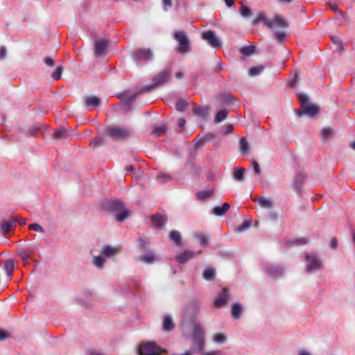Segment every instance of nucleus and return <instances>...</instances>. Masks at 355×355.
I'll return each instance as SVG.
<instances>
[{"label":"nucleus","mask_w":355,"mask_h":355,"mask_svg":"<svg viewBox=\"0 0 355 355\" xmlns=\"http://www.w3.org/2000/svg\"><path fill=\"white\" fill-rule=\"evenodd\" d=\"M163 5L164 6L165 10H167L168 8L172 6L171 0H162Z\"/></svg>","instance_id":"680f3d73"},{"label":"nucleus","mask_w":355,"mask_h":355,"mask_svg":"<svg viewBox=\"0 0 355 355\" xmlns=\"http://www.w3.org/2000/svg\"><path fill=\"white\" fill-rule=\"evenodd\" d=\"M132 58L136 63L147 62L153 60L154 54L148 48H137L132 52Z\"/></svg>","instance_id":"f03ea898"},{"label":"nucleus","mask_w":355,"mask_h":355,"mask_svg":"<svg viewBox=\"0 0 355 355\" xmlns=\"http://www.w3.org/2000/svg\"><path fill=\"white\" fill-rule=\"evenodd\" d=\"M202 276L207 281H213L215 279L216 271L211 268H207L204 270Z\"/></svg>","instance_id":"a878e982"},{"label":"nucleus","mask_w":355,"mask_h":355,"mask_svg":"<svg viewBox=\"0 0 355 355\" xmlns=\"http://www.w3.org/2000/svg\"><path fill=\"white\" fill-rule=\"evenodd\" d=\"M8 334L5 331L0 330V340L3 341L5 340L6 338H8Z\"/></svg>","instance_id":"e2e57ef3"},{"label":"nucleus","mask_w":355,"mask_h":355,"mask_svg":"<svg viewBox=\"0 0 355 355\" xmlns=\"http://www.w3.org/2000/svg\"><path fill=\"white\" fill-rule=\"evenodd\" d=\"M44 62L48 67H53L54 65V60L51 57L44 58Z\"/></svg>","instance_id":"6e6d98bb"},{"label":"nucleus","mask_w":355,"mask_h":355,"mask_svg":"<svg viewBox=\"0 0 355 355\" xmlns=\"http://www.w3.org/2000/svg\"><path fill=\"white\" fill-rule=\"evenodd\" d=\"M67 136V131L64 128H59L56 130L53 133V137L55 139H62Z\"/></svg>","instance_id":"473e14b6"},{"label":"nucleus","mask_w":355,"mask_h":355,"mask_svg":"<svg viewBox=\"0 0 355 355\" xmlns=\"http://www.w3.org/2000/svg\"><path fill=\"white\" fill-rule=\"evenodd\" d=\"M240 150L243 154H245L248 151L249 145L247 139L244 137L241 138L239 142Z\"/></svg>","instance_id":"e433bc0d"},{"label":"nucleus","mask_w":355,"mask_h":355,"mask_svg":"<svg viewBox=\"0 0 355 355\" xmlns=\"http://www.w3.org/2000/svg\"><path fill=\"white\" fill-rule=\"evenodd\" d=\"M157 179L162 183H166L168 181L173 180V177L168 174L159 173L157 176Z\"/></svg>","instance_id":"ea45409f"},{"label":"nucleus","mask_w":355,"mask_h":355,"mask_svg":"<svg viewBox=\"0 0 355 355\" xmlns=\"http://www.w3.org/2000/svg\"><path fill=\"white\" fill-rule=\"evenodd\" d=\"M174 38L179 44L178 51L181 53L190 51L189 41L186 33L177 31L174 33Z\"/></svg>","instance_id":"39448f33"},{"label":"nucleus","mask_w":355,"mask_h":355,"mask_svg":"<svg viewBox=\"0 0 355 355\" xmlns=\"http://www.w3.org/2000/svg\"><path fill=\"white\" fill-rule=\"evenodd\" d=\"M202 38L206 40L208 44L213 48L218 49L221 47V43L215 33L212 31L203 32Z\"/></svg>","instance_id":"423d86ee"},{"label":"nucleus","mask_w":355,"mask_h":355,"mask_svg":"<svg viewBox=\"0 0 355 355\" xmlns=\"http://www.w3.org/2000/svg\"><path fill=\"white\" fill-rule=\"evenodd\" d=\"M220 352L218 351H212L210 352L202 353V355H219Z\"/></svg>","instance_id":"774afa93"},{"label":"nucleus","mask_w":355,"mask_h":355,"mask_svg":"<svg viewBox=\"0 0 355 355\" xmlns=\"http://www.w3.org/2000/svg\"><path fill=\"white\" fill-rule=\"evenodd\" d=\"M150 219L153 227L155 228L163 227L166 221V216L158 214L152 215Z\"/></svg>","instance_id":"dca6fc26"},{"label":"nucleus","mask_w":355,"mask_h":355,"mask_svg":"<svg viewBox=\"0 0 355 355\" xmlns=\"http://www.w3.org/2000/svg\"><path fill=\"white\" fill-rule=\"evenodd\" d=\"M123 207V203L118 200L110 201L107 205V209L111 211H120Z\"/></svg>","instance_id":"4be33fe9"},{"label":"nucleus","mask_w":355,"mask_h":355,"mask_svg":"<svg viewBox=\"0 0 355 355\" xmlns=\"http://www.w3.org/2000/svg\"><path fill=\"white\" fill-rule=\"evenodd\" d=\"M329 7L331 8V9L332 10H334V12H337V11H338V5H337L336 3L330 2V3H329Z\"/></svg>","instance_id":"69168bd1"},{"label":"nucleus","mask_w":355,"mask_h":355,"mask_svg":"<svg viewBox=\"0 0 355 355\" xmlns=\"http://www.w3.org/2000/svg\"><path fill=\"white\" fill-rule=\"evenodd\" d=\"M259 203L261 207L264 208H270L272 205V202L264 197H260L259 198Z\"/></svg>","instance_id":"a19ab883"},{"label":"nucleus","mask_w":355,"mask_h":355,"mask_svg":"<svg viewBox=\"0 0 355 355\" xmlns=\"http://www.w3.org/2000/svg\"><path fill=\"white\" fill-rule=\"evenodd\" d=\"M250 225H251L250 222L245 220V221L243 222V223L239 227V231L245 230L246 229L250 227Z\"/></svg>","instance_id":"4d7b16f0"},{"label":"nucleus","mask_w":355,"mask_h":355,"mask_svg":"<svg viewBox=\"0 0 355 355\" xmlns=\"http://www.w3.org/2000/svg\"><path fill=\"white\" fill-rule=\"evenodd\" d=\"M83 102L85 106L88 107L89 110H92L101 104V99L94 95H89L85 97Z\"/></svg>","instance_id":"9d476101"},{"label":"nucleus","mask_w":355,"mask_h":355,"mask_svg":"<svg viewBox=\"0 0 355 355\" xmlns=\"http://www.w3.org/2000/svg\"><path fill=\"white\" fill-rule=\"evenodd\" d=\"M3 268L9 279L12 277L14 270V261L12 259H6L3 262Z\"/></svg>","instance_id":"6ab92c4d"},{"label":"nucleus","mask_w":355,"mask_h":355,"mask_svg":"<svg viewBox=\"0 0 355 355\" xmlns=\"http://www.w3.org/2000/svg\"><path fill=\"white\" fill-rule=\"evenodd\" d=\"M16 220L13 217L8 219L2 220L0 223V228L3 233L8 232L12 227L15 226Z\"/></svg>","instance_id":"4468645a"},{"label":"nucleus","mask_w":355,"mask_h":355,"mask_svg":"<svg viewBox=\"0 0 355 355\" xmlns=\"http://www.w3.org/2000/svg\"><path fill=\"white\" fill-rule=\"evenodd\" d=\"M17 253L23 261H25L30 257V254L23 248L19 249Z\"/></svg>","instance_id":"de8ad7c7"},{"label":"nucleus","mask_w":355,"mask_h":355,"mask_svg":"<svg viewBox=\"0 0 355 355\" xmlns=\"http://www.w3.org/2000/svg\"><path fill=\"white\" fill-rule=\"evenodd\" d=\"M230 208V205L227 202H225L222 206H216L213 209V213L216 216L224 215Z\"/></svg>","instance_id":"aec40b11"},{"label":"nucleus","mask_w":355,"mask_h":355,"mask_svg":"<svg viewBox=\"0 0 355 355\" xmlns=\"http://www.w3.org/2000/svg\"><path fill=\"white\" fill-rule=\"evenodd\" d=\"M103 144V139L101 137H95L92 140H91L89 146L92 148H96Z\"/></svg>","instance_id":"58836bf2"},{"label":"nucleus","mask_w":355,"mask_h":355,"mask_svg":"<svg viewBox=\"0 0 355 355\" xmlns=\"http://www.w3.org/2000/svg\"><path fill=\"white\" fill-rule=\"evenodd\" d=\"M264 67L260 65L257 67H251L249 70V74L251 76H255L260 74L264 70Z\"/></svg>","instance_id":"c9c22d12"},{"label":"nucleus","mask_w":355,"mask_h":355,"mask_svg":"<svg viewBox=\"0 0 355 355\" xmlns=\"http://www.w3.org/2000/svg\"><path fill=\"white\" fill-rule=\"evenodd\" d=\"M338 245V241L336 238H332L330 243V247L333 249H335L337 248Z\"/></svg>","instance_id":"0e129e2a"},{"label":"nucleus","mask_w":355,"mask_h":355,"mask_svg":"<svg viewBox=\"0 0 355 355\" xmlns=\"http://www.w3.org/2000/svg\"><path fill=\"white\" fill-rule=\"evenodd\" d=\"M139 259L142 262L150 264L153 263L155 260V257L153 253H146V254H141L139 256Z\"/></svg>","instance_id":"5701e85b"},{"label":"nucleus","mask_w":355,"mask_h":355,"mask_svg":"<svg viewBox=\"0 0 355 355\" xmlns=\"http://www.w3.org/2000/svg\"><path fill=\"white\" fill-rule=\"evenodd\" d=\"M28 228L29 230H35L38 232H44V229L42 228V227L37 223H33L29 225Z\"/></svg>","instance_id":"3c124183"},{"label":"nucleus","mask_w":355,"mask_h":355,"mask_svg":"<svg viewBox=\"0 0 355 355\" xmlns=\"http://www.w3.org/2000/svg\"><path fill=\"white\" fill-rule=\"evenodd\" d=\"M322 137L325 138H328L333 134V130L330 128H325L322 131Z\"/></svg>","instance_id":"864d4df0"},{"label":"nucleus","mask_w":355,"mask_h":355,"mask_svg":"<svg viewBox=\"0 0 355 355\" xmlns=\"http://www.w3.org/2000/svg\"><path fill=\"white\" fill-rule=\"evenodd\" d=\"M171 68H166L159 73H158L157 75L153 76L152 78V85L147 86L146 88L148 89H151L153 88H156L158 87H160L167 83L171 77Z\"/></svg>","instance_id":"7ed1b4c3"},{"label":"nucleus","mask_w":355,"mask_h":355,"mask_svg":"<svg viewBox=\"0 0 355 355\" xmlns=\"http://www.w3.org/2000/svg\"><path fill=\"white\" fill-rule=\"evenodd\" d=\"M196 238L199 240L202 246H206L208 244V237L203 234H198Z\"/></svg>","instance_id":"37998d69"},{"label":"nucleus","mask_w":355,"mask_h":355,"mask_svg":"<svg viewBox=\"0 0 355 355\" xmlns=\"http://www.w3.org/2000/svg\"><path fill=\"white\" fill-rule=\"evenodd\" d=\"M186 124V121L183 118H180L178 120V125L180 128H183Z\"/></svg>","instance_id":"338daca9"},{"label":"nucleus","mask_w":355,"mask_h":355,"mask_svg":"<svg viewBox=\"0 0 355 355\" xmlns=\"http://www.w3.org/2000/svg\"><path fill=\"white\" fill-rule=\"evenodd\" d=\"M194 141L196 142V146L197 147L202 146H203V145H204V144H205V139H204L203 138H198V137H197V138L195 139V141Z\"/></svg>","instance_id":"052dcab7"},{"label":"nucleus","mask_w":355,"mask_h":355,"mask_svg":"<svg viewBox=\"0 0 355 355\" xmlns=\"http://www.w3.org/2000/svg\"><path fill=\"white\" fill-rule=\"evenodd\" d=\"M137 352L139 355H162L167 354V350L162 349L155 342H148L140 344Z\"/></svg>","instance_id":"f257e3e1"},{"label":"nucleus","mask_w":355,"mask_h":355,"mask_svg":"<svg viewBox=\"0 0 355 355\" xmlns=\"http://www.w3.org/2000/svg\"><path fill=\"white\" fill-rule=\"evenodd\" d=\"M270 21L269 19H267L264 13H259L257 17L252 21V25L253 26H257L261 22H264L266 26V22Z\"/></svg>","instance_id":"c756f323"},{"label":"nucleus","mask_w":355,"mask_h":355,"mask_svg":"<svg viewBox=\"0 0 355 355\" xmlns=\"http://www.w3.org/2000/svg\"><path fill=\"white\" fill-rule=\"evenodd\" d=\"M194 340L198 349L202 351L204 347V338H196Z\"/></svg>","instance_id":"603ef678"},{"label":"nucleus","mask_w":355,"mask_h":355,"mask_svg":"<svg viewBox=\"0 0 355 355\" xmlns=\"http://www.w3.org/2000/svg\"><path fill=\"white\" fill-rule=\"evenodd\" d=\"M214 340L216 343H223L226 340V336L223 334H216L214 336Z\"/></svg>","instance_id":"8fccbe9b"},{"label":"nucleus","mask_w":355,"mask_h":355,"mask_svg":"<svg viewBox=\"0 0 355 355\" xmlns=\"http://www.w3.org/2000/svg\"><path fill=\"white\" fill-rule=\"evenodd\" d=\"M211 194V191H201L198 193L197 196L199 199L204 200Z\"/></svg>","instance_id":"09e8293b"},{"label":"nucleus","mask_w":355,"mask_h":355,"mask_svg":"<svg viewBox=\"0 0 355 355\" xmlns=\"http://www.w3.org/2000/svg\"><path fill=\"white\" fill-rule=\"evenodd\" d=\"M229 300L228 290L223 288L221 294L216 299L214 302V306L217 308H220L225 305Z\"/></svg>","instance_id":"2eb2a0df"},{"label":"nucleus","mask_w":355,"mask_h":355,"mask_svg":"<svg viewBox=\"0 0 355 355\" xmlns=\"http://www.w3.org/2000/svg\"><path fill=\"white\" fill-rule=\"evenodd\" d=\"M245 169L243 168L236 167L233 171L234 178L237 181H242L244 179Z\"/></svg>","instance_id":"bb28decb"},{"label":"nucleus","mask_w":355,"mask_h":355,"mask_svg":"<svg viewBox=\"0 0 355 355\" xmlns=\"http://www.w3.org/2000/svg\"><path fill=\"white\" fill-rule=\"evenodd\" d=\"M302 111L298 112L299 116L306 114L310 116H313L319 112V108L315 105L310 104L309 103L302 107Z\"/></svg>","instance_id":"f8f14e48"},{"label":"nucleus","mask_w":355,"mask_h":355,"mask_svg":"<svg viewBox=\"0 0 355 355\" xmlns=\"http://www.w3.org/2000/svg\"><path fill=\"white\" fill-rule=\"evenodd\" d=\"M63 69L62 66H57L55 70L51 73V77L53 80H57L60 78Z\"/></svg>","instance_id":"72a5a7b5"},{"label":"nucleus","mask_w":355,"mask_h":355,"mask_svg":"<svg viewBox=\"0 0 355 355\" xmlns=\"http://www.w3.org/2000/svg\"><path fill=\"white\" fill-rule=\"evenodd\" d=\"M147 245L148 243L142 239H139L137 241V245L141 249H144L147 246Z\"/></svg>","instance_id":"bf43d9fd"},{"label":"nucleus","mask_w":355,"mask_h":355,"mask_svg":"<svg viewBox=\"0 0 355 355\" xmlns=\"http://www.w3.org/2000/svg\"><path fill=\"white\" fill-rule=\"evenodd\" d=\"M175 327L172 318L169 315L165 316L164 319L163 329L166 332L171 331Z\"/></svg>","instance_id":"412c9836"},{"label":"nucleus","mask_w":355,"mask_h":355,"mask_svg":"<svg viewBox=\"0 0 355 355\" xmlns=\"http://www.w3.org/2000/svg\"><path fill=\"white\" fill-rule=\"evenodd\" d=\"M256 47L254 45L244 46L240 49V52L244 55H251L255 52Z\"/></svg>","instance_id":"c85d7f7f"},{"label":"nucleus","mask_w":355,"mask_h":355,"mask_svg":"<svg viewBox=\"0 0 355 355\" xmlns=\"http://www.w3.org/2000/svg\"><path fill=\"white\" fill-rule=\"evenodd\" d=\"M169 239L177 245H181V235L178 231L173 230L169 234Z\"/></svg>","instance_id":"393cba45"},{"label":"nucleus","mask_w":355,"mask_h":355,"mask_svg":"<svg viewBox=\"0 0 355 355\" xmlns=\"http://www.w3.org/2000/svg\"><path fill=\"white\" fill-rule=\"evenodd\" d=\"M120 252V248L112 247L108 245H105L103 247L101 254L103 257L109 258L112 257L117 254Z\"/></svg>","instance_id":"ddd939ff"},{"label":"nucleus","mask_w":355,"mask_h":355,"mask_svg":"<svg viewBox=\"0 0 355 355\" xmlns=\"http://www.w3.org/2000/svg\"><path fill=\"white\" fill-rule=\"evenodd\" d=\"M266 26L269 28H286L288 27V23L285 19L279 15H276L272 20L266 22Z\"/></svg>","instance_id":"0eeeda50"},{"label":"nucleus","mask_w":355,"mask_h":355,"mask_svg":"<svg viewBox=\"0 0 355 355\" xmlns=\"http://www.w3.org/2000/svg\"><path fill=\"white\" fill-rule=\"evenodd\" d=\"M196 253L191 250H186L177 257V261L179 263H185L188 260L192 259Z\"/></svg>","instance_id":"a211bd4d"},{"label":"nucleus","mask_w":355,"mask_h":355,"mask_svg":"<svg viewBox=\"0 0 355 355\" xmlns=\"http://www.w3.org/2000/svg\"><path fill=\"white\" fill-rule=\"evenodd\" d=\"M286 34L283 31H277L274 33V37L280 43H284Z\"/></svg>","instance_id":"79ce46f5"},{"label":"nucleus","mask_w":355,"mask_h":355,"mask_svg":"<svg viewBox=\"0 0 355 355\" xmlns=\"http://www.w3.org/2000/svg\"><path fill=\"white\" fill-rule=\"evenodd\" d=\"M189 104L187 101L179 100L176 103V110L180 112H184L188 107Z\"/></svg>","instance_id":"4c0bfd02"},{"label":"nucleus","mask_w":355,"mask_h":355,"mask_svg":"<svg viewBox=\"0 0 355 355\" xmlns=\"http://www.w3.org/2000/svg\"><path fill=\"white\" fill-rule=\"evenodd\" d=\"M103 258L104 257H103V256L101 255V254L99 256L94 257V258H93V263L97 268H102L103 265H104V263H105V260H104Z\"/></svg>","instance_id":"f704fd0d"},{"label":"nucleus","mask_w":355,"mask_h":355,"mask_svg":"<svg viewBox=\"0 0 355 355\" xmlns=\"http://www.w3.org/2000/svg\"><path fill=\"white\" fill-rule=\"evenodd\" d=\"M240 14L243 17L247 18L252 15V12L250 9L241 3V6L239 8Z\"/></svg>","instance_id":"2f4dec72"},{"label":"nucleus","mask_w":355,"mask_h":355,"mask_svg":"<svg viewBox=\"0 0 355 355\" xmlns=\"http://www.w3.org/2000/svg\"><path fill=\"white\" fill-rule=\"evenodd\" d=\"M108 42L105 40H101L95 43V53L97 56H104L107 53Z\"/></svg>","instance_id":"9b49d317"},{"label":"nucleus","mask_w":355,"mask_h":355,"mask_svg":"<svg viewBox=\"0 0 355 355\" xmlns=\"http://www.w3.org/2000/svg\"><path fill=\"white\" fill-rule=\"evenodd\" d=\"M193 114L202 119H206L209 114V109L208 107L196 105L193 109Z\"/></svg>","instance_id":"f3484780"},{"label":"nucleus","mask_w":355,"mask_h":355,"mask_svg":"<svg viewBox=\"0 0 355 355\" xmlns=\"http://www.w3.org/2000/svg\"><path fill=\"white\" fill-rule=\"evenodd\" d=\"M166 130V126L161 125V126L155 128L153 132L157 137H159V136H161V135L165 134Z\"/></svg>","instance_id":"c03bdc74"},{"label":"nucleus","mask_w":355,"mask_h":355,"mask_svg":"<svg viewBox=\"0 0 355 355\" xmlns=\"http://www.w3.org/2000/svg\"><path fill=\"white\" fill-rule=\"evenodd\" d=\"M7 54V50L6 47L1 46H0V60H3Z\"/></svg>","instance_id":"13d9d810"},{"label":"nucleus","mask_w":355,"mask_h":355,"mask_svg":"<svg viewBox=\"0 0 355 355\" xmlns=\"http://www.w3.org/2000/svg\"><path fill=\"white\" fill-rule=\"evenodd\" d=\"M252 167H253V168L254 170L255 173L257 175H260L261 174V169H260L259 164L255 160H252Z\"/></svg>","instance_id":"5fc2aeb1"},{"label":"nucleus","mask_w":355,"mask_h":355,"mask_svg":"<svg viewBox=\"0 0 355 355\" xmlns=\"http://www.w3.org/2000/svg\"><path fill=\"white\" fill-rule=\"evenodd\" d=\"M105 134L113 140L117 141L128 137L129 131L126 128L114 126L107 128L105 130Z\"/></svg>","instance_id":"20e7f679"},{"label":"nucleus","mask_w":355,"mask_h":355,"mask_svg":"<svg viewBox=\"0 0 355 355\" xmlns=\"http://www.w3.org/2000/svg\"><path fill=\"white\" fill-rule=\"evenodd\" d=\"M305 257L309 261V263L306 266V270L308 272L320 269L321 267V261L315 254H306Z\"/></svg>","instance_id":"6e6552de"},{"label":"nucleus","mask_w":355,"mask_h":355,"mask_svg":"<svg viewBox=\"0 0 355 355\" xmlns=\"http://www.w3.org/2000/svg\"><path fill=\"white\" fill-rule=\"evenodd\" d=\"M193 338V339L204 338V329L200 324H196L194 325Z\"/></svg>","instance_id":"b1692460"},{"label":"nucleus","mask_w":355,"mask_h":355,"mask_svg":"<svg viewBox=\"0 0 355 355\" xmlns=\"http://www.w3.org/2000/svg\"><path fill=\"white\" fill-rule=\"evenodd\" d=\"M298 98L300 101L301 107H304L305 105L309 103V98L306 94H300L298 95Z\"/></svg>","instance_id":"49530a36"},{"label":"nucleus","mask_w":355,"mask_h":355,"mask_svg":"<svg viewBox=\"0 0 355 355\" xmlns=\"http://www.w3.org/2000/svg\"><path fill=\"white\" fill-rule=\"evenodd\" d=\"M228 114V111L226 110H222L218 112L216 114L215 117V122L216 123H220L223 121H224Z\"/></svg>","instance_id":"7c9ffc66"},{"label":"nucleus","mask_w":355,"mask_h":355,"mask_svg":"<svg viewBox=\"0 0 355 355\" xmlns=\"http://www.w3.org/2000/svg\"><path fill=\"white\" fill-rule=\"evenodd\" d=\"M128 216V211L127 209L123 210V211L116 216V219L118 221L122 222Z\"/></svg>","instance_id":"a18cd8bd"},{"label":"nucleus","mask_w":355,"mask_h":355,"mask_svg":"<svg viewBox=\"0 0 355 355\" xmlns=\"http://www.w3.org/2000/svg\"><path fill=\"white\" fill-rule=\"evenodd\" d=\"M241 306L239 303H234L232 306V315L235 319H239L241 314Z\"/></svg>","instance_id":"cd10ccee"},{"label":"nucleus","mask_w":355,"mask_h":355,"mask_svg":"<svg viewBox=\"0 0 355 355\" xmlns=\"http://www.w3.org/2000/svg\"><path fill=\"white\" fill-rule=\"evenodd\" d=\"M200 309V303L196 300H191L187 304L185 313L188 315L196 316Z\"/></svg>","instance_id":"1a4fd4ad"}]
</instances>
